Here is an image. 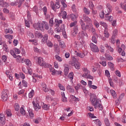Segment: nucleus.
<instances>
[{
    "mask_svg": "<svg viewBox=\"0 0 126 126\" xmlns=\"http://www.w3.org/2000/svg\"><path fill=\"white\" fill-rule=\"evenodd\" d=\"M24 63H25L26 65L28 66H31V65H32L31 61H30V60L29 59H24Z\"/></svg>",
    "mask_w": 126,
    "mask_h": 126,
    "instance_id": "obj_23",
    "label": "nucleus"
},
{
    "mask_svg": "<svg viewBox=\"0 0 126 126\" xmlns=\"http://www.w3.org/2000/svg\"><path fill=\"white\" fill-rule=\"evenodd\" d=\"M108 65H109V67L112 69V70H114L115 69L114 64L111 62H108Z\"/></svg>",
    "mask_w": 126,
    "mask_h": 126,
    "instance_id": "obj_44",
    "label": "nucleus"
},
{
    "mask_svg": "<svg viewBox=\"0 0 126 126\" xmlns=\"http://www.w3.org/2000/svg\"><path fill=\"white\" fill-rule=\"evenodd\" d=\"M79 35H82V36H81V38L84 37V36L85 37H88V35L87 34V33L84 32H82L81 33H79Z\"/></svg>",
    "mask_w": 126,
    "mask_h": 126,
    "instance_id": "obj_46",
    "label": "nucleus"
},
{
    "mask_svg": "<svg viewBox=\"0 0 126 126\" xmlns=\"http://www.w3.org/2000/svg\"><path fill=\"white\" fill-rule=\"evenodd\" d=\"M55 59L56 61H58V62H59L61 63V62H63V58L62 57H60L59 55H55Z\"/></svg>",
    "mask_w": 126,
    "mask_h": 126,
    "instance_id": "obj_38",
    "label": "nucleus"
},
{
    "mask_svg": "<svg viewBox=\"0 0 126 126\" xmlns=\"http://www.w3.org/2000/svg\"><path fill=\"white\" fill-rule=\"evenodd\" d=\"M3 50L5 51V52H9V49L8 48V47H7V45H6V43H4L3 45Z\"/></svg>",
    "mask_w": 126,
    "mask_h": 126,
    "instance_id": "obj_40",
    "label": "nucleus"
},
{
    "mask_svg": "<svg viewBox=\"0 0 126 126\" xmlns=\"http://www.w3.org/2000/svg\"><path fill=\"white\" fill-rule=\"evenodd\" d=\"M34 35L37 38H43V35L39 32L35 31Z\"/></svg>",
    "mask_w": 126,
    "mask_h": 126,
    "instance_id": "obj_28",
    "label": "nucleus"
},
{
    "mask_svg": "<svg viewBox=\"0 0 126 126\" xmlns=\"http://www.w3.org/2000/svg\"><path fill=\"white\" fill-rule=\"evenodd\" d=\"M83 71L85 73L82 75V77H84V78H87L90 74V71L88 70L87 68H83Z\"/></svg>",
    "mask_w": 126,
    "mask_h": 126,
    "instance_id": "obj_12",
    "label": "nucleus"
},
{
    "mask_svg": "<svg viewBox=\"0 0 126 126\" xmlns=\"http://www.w3.org/2000/svg\"><path fill=\"white\" fill-rule=\"evenodd\" d=\"M29 113L31 119H33V118H34V113H33V111H32L31 109H30L29 110Z\"/></svg>",
    "mask_w": 126,
    "mask_h": 126,
    "instance_id": "obj_43",
    "label": "nucleus"
},
{
    "mask_svg": "<svg viewBox=\"0 0 126 126\" xmlns=\"http://www.w3.org/2000/svg\"><path fill=\"white\" fill-rule=\"evenodd\" d=\"M27 34L31 39H33V38H34V34L32 32L29 31L28 32Z\"/></svg>",
    "mask_w": 126,
    "mask_h": 126,
    "instance_id": "obj_59",
    "label": "nucleus"
},
{
    "mask_svg": "<svg viewBox=\"0 0 126 126\" xmlns=\"http://www.w3.org/2000/svg\"><path fill=\"white\" fill-rule=\"evenodd\" d=\"M14 107L16 111H19L20 107H19V104H18V103H15Z\"/></svg>",
    "mask_w": 126,
    "mask_h": 126,
    "instance_id": "obj_64",
    "label": "nucleus"
},
{
    "mask_svg": "<svg viewBox=\"0 0 126 126\" xmlns=\"http://www.w3.org/2000/svg\"><path fill=\"white\" fill-rule=\"evenodd\" d=\"M70 97L73 100V101H79V98L78 97H76L73 95H70Z\"/></svg>",
    "mask_w": 126,
    "mask_h": 126,
    "instance_id": "obj_53",
    "label": "nucleus"
},
{
    "mask_svg": "<svg viewBox=\"0 0 126 126\" xmlns=\"http://www.w3.org/2000/svg\"><path fill=\"white\" fill-rule=\"evenodd\" d=\"M94 66H92L91 68L92 69L93 72H95L97 71V67H98V65H99V64L98 63H95Z\"/></svg>",
    "mask_w": 126,
    "mask_h": 126,
    "instance_id": "obj_25",
    "label": "nucleus"
},
{
    "mask_svg": "<svg viewBox=\"0 0 126 126\" xmlns=\"http://www.w3.org/2000/svg\"><path fill=\"white\" fill-rule=\"evenodd\" d=\"M51 6L53 10H56V9H59L61 6H60V3H59V0H57L56 3L54 1H51L50 3Z\"/></svg>",
    "mask_w": 126,
    "mask_h": 126,
    "instance_id": "obj_7",
    "label": "nucleus"
},
{
    "mask_svg": "<svg viewBox=\"0 0 126 126\" xmlns=\"http://www.w3.org/2000/svg\"><path fill=\"white\" fill-rule=\"evenodd\" d=\"M68 77V78L71 79V80H72V79H73V72H70L69 74Z\"/></svg>",
    "mask_w": 126,
    "mask_h": 126,
    "instance_id": "obj_63",
    "label": "nucleus"
},
{
    "mask_svg": "<svg viewBox=\"0 0 126 126\" xmlns=\"http://www.w3.org/2000/svg\"><path fill=\"white\" fill-rule=\"evenodd\" d=\"M4 37L6 39H8V40H12L13 39V35L10 34H6Z\"/></svg>",
    "mask_w": 126,
    "mask_h": 126,
    "instance_id": "obj_42",
    "label": "nucleus"
},
{
    "mask_svg": "<svg viewBox=\"0 0 126 126\" xmlns=\"http://www.w3.org/2000/svg\"><path fill=\"white\" fill-rule=\"evenodd\" d=\"M83 11L85 14H87V15H89V14H90V10L86 7H84Z\"/></svg>",
    "mask_w": 126,
    "mask_h": 126,
    "instance_id": "obj_30",
    "label": "nucleus"
},
{
    "mask_svg": "<svg viewBox=\"0 0 126 126\" xmlns=\"http://www.w3.org/2000/svg\"><path fill=\"white\" fill-rule=\"evenodd\" d=\"M37 63L40 66H43L44 67H49V64L44 61L43 59L41 57H38L37 58Z\"/></svg>",
    "mask_w": 126,
    "mask_h": 126,
    "instance_id": "obj_4",
    "label": "nucleus"
},
{
    "mask_svg": "<svg viewBox=\"0 0 126 126\" xmlns=\"http://www.w3.org/2000/svg\"><path fill=\"white\" fill-rule=\"evenodd\" d=\"M49 25L50 27L54 26V18H51L49 20Z\"/></svg>",
    "mask_w": 126,
    "mask_h": 126,
    "instance_id": "obj_55",
    "label": "nucleus"
},
{
    "mask_svg": "<svg viewBox=\"0 0 126 126\" xmlns=\"http://www.w3.org/2000/svg\"><path fill=\"white\" fill-rule=\"evenodd\" d=\"M33 27L36 30H40L41 31H43V30H44L43 21H42L41 23L38 22L37 23L34 24L33 25Z\"/></svg>",
    "mask_w": 126,
    "mask_h": 126,
    "instance_id": "obj_3",
    "label": "nucleus"
},
{
    "mask_svg": "<svg viewBox=\"0 0 126 126\" xmlns=\"http://www.w3.org/2000/svg\"><path fill=\"white\" fill-rule=\"evenodd\" d=\"M66 90H67L68 92L71 94H74V89L72 88L70 85L67 86Z\"/></svg>",
    "mask_w": 126,
    "mask_h": 126,
    "instance_id": "obj_19",
    "label": "nucleus"
},
{
    "mask_svg": "<svg viewBox=\"0 0 126 126\" xmlns=\"http://www.w3.org/2000/svg\"><path fill=\"white\" fill-rule=\"evenodd\" d=\"M43 28L46 30H49V24L46 21H43Z\"/></svg>",
    "mask_w": 126,
    "mask_h": 126,
    "instance_id": "obj_34",
    "label": "nucleus"
},
{
    "mask_svg": "<svg viewBox=\"0 0 126 126\" xmlns=\"http://www.w3.org/2000/svg\"><path fill=\"white\" fill-rule=\"evenodd\" d=\"M6 74L10 80L12 79V75H11V73L9 71H6Z\"/></svg>",
    "mask_w": 126,
    "mask_h": 126,
    "instance_id": "obj_35",
    "label": "nucleus"
},
{
    "mask_svg": "<svg viewBox=\"0 0 126 126\" xmlns=\"http://www.w3.org/2000/svg\"><path fill=\"white\" fill-rule=\"evenodd\" d=\"M42 108L43 110H46V111H48V110L50 108V105H48L47 104H44V105L42 106Z\"/></svg>",
    "mask_w": 126,
    "mask_h": 126,
    "instance_id": "obj_57",
    "label": "nucleus"
},
{
    "mask_svg": "<svg viewBox=\"0 0 126 126\" xmlns=\"http://www.w3.org/2000/svg\"><path fill=\"white\" fill-rule=\"evenodd\" d=\"M17 5H19V4H18V0H17L15 1L11 2L10 3V5H11L12 6H14V5L15 6Z\"/></svg>",
    "mask_w": 126,
    "mask_h": 126,
    "instance_id": "obj_49",
    "label": "nucleus"
},
{
    "mask_svg": "<svg viewBox=\"0 0 126 126\" xmlns=\"http://www.w3.org/2000/svg\"><path fill=\"white\" fill-rule=\"evenodd\" d=\"M104 123L106 126H111V125L110 124V121L107 118H105L104 119Z\"/></svg>",
    "mask_w": 126,
    "mask_h": 126,
    "instance_id": "obj_36",
    "label": "nucleus"
},
{
    "mask_svg": "<svg viewBox=\"0 0 126 126\" xmlns=\"http://www.w3.org/2000/svg\"><path fill=\"white\" fill-rule=\"evenodd\" d=\"M46 44L47 46L49 47V48H53V46H54V44H53V43L50 41L46 42Z\"/></svg>",
    "mask_w": 126,
    "mask_h": 126,
    "instance_id": "obj_52",
    "label": "nucleus"
},
{
    "mask_svg": "<svg viewBox=\"0 0 126 126\" xmlns=\"http://www.w3.org/2000/svg\"><path fill=\"white\" fill-rule=\"evenodd\" d=\"M32 105H33V108L35 111H38L40 109H41V106L39 105L38 101H36V102H35V101H33Z\"/></svg>",
    "mask_w": 126,
    "mask_h": 126,
    "instance_id": "obj_13",
    "label": "nucleus"
},
{
    "mask_svg": "<svg viewBox=\"0 0 126 126\" xmlns=\"http://www.w3.org/2000/svg\"><path fill=\"white\" fill-rule=\"evenodd\" d=\"M87 52H84L83 53H81V52H77L76 53V56H77V57H79V58H81V59H83V58H84V57H85V56H87Z\"/></svg>",
    "mask_w": 126,
    "mask_h": 126,
    "instance_id": "obj_15",
    "label": "nucleus"
},
{
    "mask_svg": "<svg viewBox=\"0 0 126 126\" xmlns=\"http://www.w3.org/2000/svg\"><path fill=\"white\" fill-rule=\"evenodd\" d=\"M110 94L114 99H117V94L115 91L113 90H110Z\"/></svg>",
    "mask_w": 126,
    "mask_h": 126,
    "instance_id": "obj_29",
    "label": "nucleus"
},
{
    "mask_svg": "<svg viewBox=\"0 0 126 126\" xmlns=\"http://www.w3.org/2000/svg\"><path fill=\"white\" fill-rule=\"evenodd\" d=\"M91 5H92V13L93 15H96V14H97V10H94V9H93V7H94V5L92 3L91 4Z\"/></svg>",
    "mask_w": 126,
    "mask_h": 126,
    "instance_id": "obj_37",
    "label": "nucleus"
},
{
    "mask_svg": "<svg viewBox=\"0 0 126 126\" xmlns=\"http://www.w3.org/2000/svg\"><path fill=\"white\" fill-rule=\"evenodd\" d=\"M83 19L84 20L85 22L87 23V27H88L89 26L91 27L92 26V20H91V19L89 18V17L87 16L86 15H83Z\"/></svg>",
    "mask_w": 126,
    "mask_h": 126,
    "instance_id": "obj_5",
    "label": "nucleus"
},
{
    "mask_svg": "<svg viewBox=\"0 0 126 126\" xmlns=\"http://www.w3.org/2000/svg\"><path fill=\"white\" fill-rule=\"evenodd\" d=\"M56 31L58 32V33H61V32H63L65 31V27L64 25L63 24L61 25V27L59 26L56 29Z\"/></svg>",
    "mask_w": 126,
    "mask_h": 126,
    "instance_id": "obj_10",
    "label": "nucleus"
},
{
    "mask_svg": "<svg viewBox=\"0 0 126 126\" xmlns=\"http://www.w3.org/2000/svg\"><path fill=\"white\" fill-rule=\"evenodd\" d=\"M58 87H59L60 90H62L63 91H65V88L63 85L61 84V83L58 84Z\"/></svg>",
    "mask_w": 126,
    "mask_h": 126,
    "instance_id": "obj_45",
    "label": "nucleus"
},
{
    "mask_svg": "<svg viewBox=\"0 0 126 126\" xmlns=\"http://www.w3.org/2000/svg\"><path fill=\"white\" fill-rule=\"evenodd\" d=\"M71 65L75 66L76 69H80V63L78 62L71 63Z\"/></svg>",
    "mask_w": 126,
    "mask_h": 126,
    "instance_id": "obj_17",
    "label": "nucleus"
},
{
    "mask_svg": "<svg viewBox=\"0 0 126 126\" xmlns=\"http://www.w3.org/2000/svg\"><path fill=\"white\" fill-rule=\"evenodd\" d=\"M48 37H49V35L47 34H45L41 40V42L43 44H45V43H47V41L48 40Z\"/></svg>",
    "mask_w": 126,
    "mask_h": 126,
    "instance_id": "obj_21",
    "label": "nucleus"
},
{
    "mask_svg": "<svg viewBox=\"0 0 126 126\" xmlns=\"http://www.w3.org/2000/svg\"><path fill=\"white\" fill-rule=\"evenodd\" d=\"M96 35H93L92 36V42H93V43H94L95 44H97V38H96V36H95Z\"/></svg>",
    "mask_w": 126,
    "mask_h": 126,
    "instance_id": "obj_54",
    "label": "nucleus"
},
{
    "mask_svg": "<svg viewBox=\"0 0 126 126\" xmlns=\"http://www.w3.org/2000/svg\"><path fill=\"white\" fill-rule=\"evenodd\" d=\"M22 83L24 87H27V86H28V83L24 80L22 81Z\"/></svg>",
    "mask_w": 126,
    "mask_h": 126,
    "instance_id": "obj_51",
    "label": "nucleus"
},
{
    "mask_svg": "<svg viewBox=\"0 0 126 126\" xmlns=\"http://www.w3.org/2000/svg\"><path fill=\"white\" fill-rule=\"evenodd\" d=\"M104 14H110L112 12V5L110 4H107L106 8L104 9Z\"/></svg>",
    "mask_w": 126,
    "mask_h": 126,
    "instance_id": "obj_9",
    "label": "nucleus"
},
{
    "mask_svg": "<svg viewBox=\"0 0 126 126\" xmlns=\"http://www.w3.org/2000/svg\"><path fill=\"white\" fill-rule=\"evenodd\" d=\"M99 24L101 25V26H103V27L105 28V30L108 29V25L105 22L101 21L99 22Z\"/></svg>",
    "mask_w": 126,
    "mask_h": 126,
    "instance_id": "obj_32",
    "label": "nucleus"
},
{
    "mask_svg": "<svg viewBox=\"0 0 126 126\" xmlns=\"http://www.w3.org/2000/svg\"><path fill=\"white\" fill-rule=\"evenodd\" d=\"M104 37L101 38L103 41H106V38H108L110 37V33L108 32V29H106L104 30Z\"/></svg>",
    "mask_w": 126,
    "mask_h": 126,
    "instance_id": "obj_11",
    "label": "nucleus"
},
{
    "mask_svg": "<svg viewBox=\"0 0 126 126\" xmlns=\"http://www.w3.org/2000/svg\"><path fill=\"white\" fill-rule=\"evenodd\" d=\"M8 90H4L2 92L1 99L2 101H7L8 98Z\"/></svg>",
    "mask_w": 126,
    "mask_h": 126,
    "instance_id": "obj_6",
    "label": "nucleus"
},
{
    "mask_svg": "<svg viewBox=\"0 0 126 126\" xmlns=\"http://www.w3.org/2000/svg\"><path fill=\"white\" fill-rule=\"evenodd\" d=\"M70 27H74L73 31L72 32L71 35L72 36H75L77 35V33H78V27L77 26V21H75L73 22H71L70 24Z\"/></svg>",
    "mask_w": 126,
    "mask_h": 126,
    "instance_id": "obj_2",
    "label": "nucleus"
},
{
    "mask_svg": "<svg viewBox=\"0 0 126 126\" xmlns=\"http://www.w3.org/2000/svg\"><path fill=\"white\" fill-rule=\"evenodd\" d=\"M50 72L52 75H55L57 73V70L55 69L53 67H51L49 68Z\"/></svg>",
    "mask_w": 126,
    "mask_h": 126,
    "instance_id": "obj_33",
    "label": "nucleus"
},
{
    "mask_svg": "<svg viewBox=\"0 0 126 126\" xmlns=\"http://www.w3.org/2000/svg\"><path fill=\"white\" fill-rule=\"evenodd\" d=\"M104 19L111 22L114 19V17L110 14H105Z\"/></svg>",
    "mask_w": 126,
    "mask_h": 126,
    "instance_id": "obj_14",
    "label": "nucleus"
},
{
    "mask_svg": "<svg viewBox=\"0 0 126 126\" xmlns=\"http://www.w3.org/2000/svg\"><path fill=\"white\" fill-rule=\"evenodd\" d=\"M90 47L91 50L92 52H94V53H98V52H99V48H98V46L94 44L93 43H91L90 44Z\"/></svg>",
    "mask_w": 126,
    "mask_h": 126,
    "instance_id": "obj_8",
    "label": "nucleus"
},
{
    "mask_svg": "<svg viewBox=\"0 0 126 126\" xmlns=\"http://www.w3.org/2000/svg\"><path fill=\"white\" fill-rule=\"evenodd\" d=\"M70 17L71 20H73V21H74V20H76V18H77V17H78V14L76 13L75 15H74V14H71L70 15Z\"/></svg>",
    "mask_w": 126,
    "mask_h": 126,
    "instance_id": "obj_26",
    "label": "nucleus"
},
{
    "mask_svg": "<svg viewBox=\"0 0 126 126\" xmlns=\"http://www.w3.org/2000/svg\"><path fill=\"white\" fill-rule=\"evenodd\" d=\"M104 46L105 48H106L108 50V51L111 52V53H113V52H114V49L112 48V47H111L110 46H109V44H108L107 43L105 44Z\"/></svg>",
    "mask_w": 126,
    "mask_h": 126,
    "instance_id": "obj_27",
    "label": "nucleus"
},
{
    "mask_svg": "<svg viewBox=\"0 0 126 126\" xmlns=\"http://www.w3.org/2000/svg\"><path fill=\"white\" fill-rule=\"evenodd\" d=\"M105 58L108 60V61H113V57L107 54H105Z\"/></svg>",
    "mask_w": 126,
    "mask_h": 126,
    "instance_id": "obj_41",
    "label": "nucleus"
},
{
    "mask_svg": "<svg viewBox=\"0 0 126 126\" xmlns=\"http://www.w3.org/2000/svg\"><path fill=\"white\" fill-rule=\"evenodd\" d=\"M34 92L33 90H32L30 92V93L29 94V98H32L33 97V96H34Z\"/></svg>",
    "mask_w": 126,
    "mask_h": 126,
    "instance_id": "obj_48",
    "label": "nucleus"
},
{
    "mask_svg": "<svg viewBox=\"0 0 126 126\" xmlns=\"http://www.w3.org/2000/svg\"><path fill=\"white\" fill-rule=\"evenodd\" d=\"M59 46L62 49H64V48L65 47L64 42L62 40L59 41Z\"/></svg>",
    "mask_w": 126,
    "mask_h": 126,
    "instance_id": "obj_31",
    "label": "nucleus"
},
{
    "mask_svg": "<svg viewBox=\"0 0 126 126\" xmlns=\"http://www.w3.org/2000/svg\"><path fill=\"white\" fill-rule=\"evenodd\" d=\"M87 28V29H88L89 30H90L91 29L92 30V32L94 34V35H95V36H96V37H98V34H97V33H96V30H95V29H94V28L93 27V25H92V26H89Z\"/></svg>",
    "mask_w": 126,
    "mask_h": 126,
    "instance_id": "obj_16",
    "label": "nucleus"
},
{
    "mask_svg": "<svg viewBox=\"0 0 126 126\" xmlns=\"http://www.w3.org/2000/svg\"><path fill=\"white\" fill-rule=\"evenodd\" d=\"M61 14L62 15V18L63 19H65V18H66L67 14L65 11H62Z\"/></svg>",
    "mask_w": 126,
    "mask_h": 126,
    "instance_id": "obj_39",
    "label": "nucleus"
},
{
    "mask_svg": "<svg viewBox=\"0 0 126 126\" xmlns=\"http://www.w3.org/2000/svg\"><path fill=\"white\" fill-rule=\"evenodd\" d=\"M68 70H69V69L67 67H65L64 69V72L65 75H67L68 74Z\"/></svg>",
    "mask_w": 126,
    "mask_h": 126,
    "instance_id": "obj_58",
    "label": "nucleus"
},
{
    "mask_svg": "<svg viewBox=\"0 0 126 126\" xmlns=\"http://www.w3.org/2000/svg\"><path fill=\"white\" fill-rule=\"evenodd\" d=\"M6 114L7 117H11V111L10 109H8L6 111Z\"/></svg>",
    "mask_w": 126,
    "mask_h": 126,
    "instance_id": "obj_60",
    "label": "nucleus"
},
{
    "mask_svg": "<svg viewBox=\"0 0 126 126\" xmlns=\"http://www.w3.org/2000/svg\"><path fill=\"white\" fill-rule=\"evenodd\" d=\"M122 122L123 124H126V115H123L122 117Z\"/></svg>",
    "mask_w": 126,
    "mask_h": 126,
    "instance_id": "obj_61",
    "label": "nucleus"
},
{
    "mask_svg": "<svg viewBox=\"0 0 126 126\" xmlns=\"http://www.w3.org/2000/svg\"><path fill=\"white\" fill-rule=\"evenodd\" d=\"M95 125L98 126H100L102 125V123H101V121L99 120H96L94 122Z\"/></svg>",
    "mask_w": 126,
    "mask_h": 126,
    "instance_id": "obj_56",
    "label": "nucleus"
},
{
    "mask_svg": "<svg viewBox=\"0 0 126 126\" xmlns=\"http://www.w3.org/2000/svg\"><path fill=\"white\" fill-rule=\"evenodd\" d=\"M62 24L63 21L62 20H59L58 19L55 20L54 24L56 25V26H60V25Z\"/></svg>",
    "mask_w": 126,
    "mask_h": 126,
    "instance_id": "obj_22",
    "label": "nucleus"
},
{
    "mask_svg": "<svg viewBox=\"0 0 126 126\" xmlns=\"http://www.w3.org/2000/svg\"><path fill=\"white\" fill-rule=\"evenodd\" d=\"M42 90L44 92L47 93L49 91V89H48V87H47V85L45 83H42Z\"/></svg>",
    "mask_w": 126,
    "mask_h": 126,
    "instance_id": "obj_24",
    "label": "nucleus"
},
{
    "mask_svg": "<svg viewBox=\"0 0 126 126\" xmlns=\"http://www.w3.org/2000/svg\"><path fill=\"white\" fill-rule=\"evenodd\" d=\"M16 59V61L18 63H24V58L21 59V56L18 55L16 56V57H15Z\"/></svg>",
    "mask_w": 126,
    "mask_h": 126,
    "instance_id": "obj_18",
    "label": "nucleus"
},
{
    "mask_svg": "<svg viewBox=\"0 0 126 126\" xmlns=\"http://www.w3.org/2000/svg\"><path fill=\"white\" fill-rule=\"evenodd\" d=\"M80 25H81L82 29L84 31H85V30L87 29V27L86 26V25H85V23H84V22H83L82 20L80 21Z\"/></svg>",
    "mask_w": 126,
    "mask_h": 126,
    "instance_id": "obj_20",
    "label": "nucleus"
},
{
    "mask_svg": "<svg viewBox=\"0 0 126 126\" xmlns=\"http://www.w3.org/2000/svg\"><path fill=\"white\" fill-rule=\"evenodd\" d=\"M116 61L117 63H124V62H126V60L122 58H118Z\"/></svg>",
    "mask_w": 126,
    "mask_h": 126,
    "instance_id": "obj_50",
    "label": "nucleus"
},
{
    "mask_svg": "<svg viewBox=\"0 0 126 126\" xmlns=\"http://www.w3.org/2000/svg\"><path fill=\"white\" fill-rule=\"evenodd\" d=\"M90 101L92 105L94 106V109H99L100 111L103 110V106L101 105V100L97 99L94 94L90 95Z\"/></svg>",
    "mask_w": 126,
    "mask_h": 126,
    "instance_id": "obj_1",
    "label": "nucleus"
},
{
    "mask_svg": "<svg viewBox=\"0 0 126 126\" xmlns=\"http://www.w3.org/2000/svg\"><path fill=\"white\" fill-rule=\"evenodd\" d=\"M120 5L121 6V8H123L125 10V11H126V3H121Z\"/></svg>",
    "mask_w": 126,
    "mask_h": 126,
    "instance_id": "obj_47",
    "label": "nucleus"
},
{
    "mask_svg": "<svg viewBox=\"0 0 126 126\" xmlns=\"http://www.w3.org/2000/svg\"><path fill=\"white\" fill-rule=\"evenodd\" d=\"M118 35V30H115L113 31V34H112V37H117V35Z\"/></svg>",
    "mask_w": 126,
    "mask_h": 126,
    "instance_id": "obj_62",
    "label": "nucleus"
}]
</instances>
